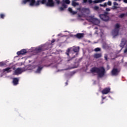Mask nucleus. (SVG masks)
Segmentation results:
<instances>
[{
  "label": "nucleus",
  "mask_w": 127,
  "mask_h": 127,
  "mask_svg": "<svg viewBox=\"0 0 127 127\" xmlns=\"http://www.w3.org/2000/svg\"><path fill=\"white\" fill-rule=\"evenodd\" d=\"M90 72L91 73H92V74H94V73H97L98 76L99 78H103L106 74V69L104 66H101L100 67L94 66L91 68Z\"/></svg>",
  "instance_id": "1"
},
{
  "label": "nucleus",
  "mask_w": 127,
  "mask_h": 127,
  "mask_svg": "<svg viewBox=\"0 0 127 127\" xmlns=\"http://www.w3.org/2000/svg\"><path fill=\"white\" fill-rule=\"evenodd\" d=\"M27 2H30V5L31 6H39L40 4H44L46 3V0H37L35 1V0H22V4H26Z\"/></svg>",
  "instance_id": "2"
},
{
  "label": "nucleus",
  "mask_w": 127,
  "mask_h": 127,
  "mask_svg": "<svg viewBox=\"0 0 127 127\" xmlns=\"http://www.w3.org/2000/svg\"><path fill=\"white\" fill-rule=\"evenodd\" d=\"M120 27L121 25L119 23H117L115 25V29L113 31V37L115 38L116 36L119 35V32L120 31Z\"/></svg>",
  "instance_id": "3"
},
{
  "label": "nucleus",
  "mask_w": 127,
  "mask_h": 127,
  "mask_svg": "<svg viewBox=\"0 0 127 127\" xmlns=\"http://www.w3.org/2000/svg\"><path fill=\"white\" fill-rule=\"evenodd\" d=\"M108 14H109L108 12H105L104 14H100L99 15V17L102 20H103V21H109L110 17L108 16Z\"/></svg>",
  "instance_id": "4"
},
{
  "label": "nucleus",
  "mask_w": 127,
  "mask_h": 127,
  "mask_svg": "<svg viewBox=\"0 0 127 127\" xmlns=\"http://www.w3.org/2000/svg\"><path fill=\"white\" fill-rule=\"evenodd\" d=\"M106 0H83L82 3H87L89 2V4H91L92 2L94 3H101V2H103V1H105Z\"/></svg>",
  "instance_id": "5"
},
{
  "label": "nucleus",
  "mask_w": 127,
  "mask_h": 127,
  "mask_svg": "<svg viewBox=\"0 0 127 127\" xmlns=\"http://www.w3.org/2000/svg\"><path fill=\"white\" fill-rule=\"evenodd\" d=\"M65 54L66 55H67L68 56V58H67V60L66 61V62H70V61H72V60H73V59H74L75 56L72 57L71 58H70V49L68 48L66 52H65Z\"/></svg>",
  "instance_id": "6"
},
{
  "label": "nucleus",
  "mask_w": 127,
  "mask_h": 127,
  "mask_svg": "<svg viewBox=\"0 0 127 127\" xmlns=\"http://www.w3.org/2000/svg\"><path fill=\"white\" fill-rule=\"evenodd\" d=\"M90 21L92 22L93 24H95V25H98V24H100V20L96 18L91 17L90 18Z\"/></svg>",
  "instance_id": "7"
},
{
  "label": "nucleus",
  "mask_w": 127,
  "mask_h": 127,
  "mask_svg": "<svg viewBox=\"0 0 127 127\" xmlns=\"http://www.w3.org/2000/svg\"><path fill=\"white\" fill-rule=\"evenodd\" d=\"M47 6H50L53 7L54 6V2L53 1V0H46V3H45L44 4H45Z\"/></svg>",
  "instance_id": "8"
},
{
  "label": "nucleus",
  "mask_w": 127,
  "mask_h": 127,
  "mask_svg": "<svg viewBox=\"0 0 127 127\" xmlns=\"http://www.w3.org/2000/svg\"><path fill=\"white\" fill-rule=\"evenodd\" d=\"M127 43V39H126V38H122L121 43L120 45V47L122 48L121 50L125 47V45H126Z\"/></svg>",
  "instance_id": "9"
},
{
  "label": "nucleus",
  "mask_w": 127,
  "mask_h": 127,
  "mask_svg": "<svg viewBox=\"0 0 127 127\" xmlns=\"http://www.w3.org/2000/svg\"><path fill=\"white\" fill-rule=\"evenodd\" d=\"M111 91V88L110 87L105 88L102 91V93L104 95H107V94H109Z\"/></svg>",
  "instance_id": "10"
},
{
  "label": "nucleus",
  "mask_w": 127,
  "mask_h": 127,
  "mask_svg": "<svg viewBox=\"0 0 127 127\" xmlns=\"http://www.w3.org/2000/svg\"><path fill=\"white\" fill-rule=\"evenodd\" d=\"M112 76H117L119 74V70L118 68H113L111 71Z\"/></svg>",
  "instance_id": "11"
},
{
  "label": "nucleus",
  "mask_w": 127,
  "mask_h": 127,
  "mask_svg": "<svg viewBox=\"0 0 127 127\" xmlns=\"http://www.w3.org/2000/svg\"><path fill=\"white\" fill-rule=\"evenodd\" d=\"M21 73H22V69L20 68H17L15 70L14 75H19V74H21Z\"/></svg>",
  "instance_id": "12"
},
{
  "label": "nucleus",
  "mask_w": 127,
  "mask_h": 127,
  "mask_svg": "<svg viewBox=\"0 0 127 127\" xmlns=\"http://www.w3.org/2000/svg\"><path fill=\"white\" fill-rule=\"evenodd\" d=\"M26 53H27V52L26 51V50L25 49H22L20 51H18L17 52V55L19 56V55H24Z\"/></svg>",
  "instance_id": "13"
},
{
  "label": "nucleus",
  "mask_w": 127,
  "mask_h": 127,
  "mask_svg": "<svg viewBox=\"0 0 127 127\" xmlns=\"http://www.w3.org/2000/svg\"><path fill=\"white\" fill-rule=\"evenodd\" d=\"M37 67H38V68L36 70V73H41V70L43 69V66H41L40 64H39L37 65Z\"/></svg>",
  "instance_id": "14"
},
{
  "label": "nucleus",
  "mask_w": 127,
  "mask_h": 127,
  "mask_svg": "<svg viewBox=\"0 0 127 127\" xmlns=\"http://www.w3.org/2000/svg\"><path fill=\"white\" fill-rule=\"evenodd\" d=\"M19 81V80L18 79V78H17L16 77L13 78L12 83H13L14 86H16V85H18Z\"/></svg>",
  "instance_id": "15"
},
{
  "label": "nucleus",
  "mask_w": 127,
  "mask_h": 127,
  "mask_svg": "<svg viewBox=\"0 0 127 127\" xmlns=\"http://www.w3.org/2000/svg\"><path fill=\"white\" fill-rule=\"evenodd\" d=\"M11 71V67H7L2 69V72H3V73H4V72H6V73H10Z\"/></svg>",
  "instance_id": "16"
},
{
  "label": "nucleus",
  "mask_w": 127,
  "mask_h": 127,
  "mask_svg": "<svg viewBox=\"0 0 127 127\" xmlns=\"http://www.w3.org/2000/svg\"><path fill=\"white\" fill-rule=\"evenodd\" d=\"M75 37L78 38V39L83 38V37H84V33H77L76 34V35H75Z\"/></svg>",
  "instance_id": "17"
},
{
  "label": "nucleus",
  "mask_w": 127,
  "mask_h": 127,
  "mask_svg": "<svg viewBox=\"0 0 127 127\" xmlns=\"http://www.w3.org/2000/svg\"><path fill=\"white\" fill-rule=\"evenodd\" d=\"M45 49H44L43 47H41L36 49V51L38 53L42 52V51H45Z\"/></svg>",
  "instance_id": "18"
},
{
  "label": "nucleus",
  "mask_w": 127,
  "mask_h": 127,
  "mask_svg": "<svg viewBox=\"0 0 127 127\" xmlns=\"http://www.w3.org/2000/svg\"><path fill=\"white\" fill-rule=\"evenodd\" d=\"M94 58H95L96 59H98L99 58H101L102 57V54H95L93 56Z\"/></svg>",
  "instance_id": "19"
},
{
  "label": "nucleus",
  "mask_w": 127,
  "mask_h": 127,
  "mask_svg": "<svg viewBox=\"0 0 127 127\" xmlns=\"http://www.w3.org/2000/svg\"><path fill=\"white\" fill-rule=\"evenodd\" d=\"M68 11H69V12H70V13L72 14L73 15L76 14L77 13V12L73 11L72 8L71 7L68 8Z\"/></svg>",
  "instance_id": "20"
},
{
  "label": "nucleus",
  "mask_w": 127,
  "mask_h": 127,
  "mask_svg": "<svg viewBox=\"0 0 127 127\" xmlns=\"http://www.w3.org/2000/svg\"><path fill=\"white\" fill-rule=\"evenodd\" d=\"M79 50H80L79 47H75L73 48V51L75 53H77V52H79Z\"/></svg>",
  "instance_id": "21"
},
{
  "label": "nucleus",
  "mask_w": 127,
  "mask_h": 127,
  "mask_svg": "<svg viewBox=\"0 0 127 127\" xmlns=\"http://www.w3.org/2000/svg\"><path fill=\"white\" fill-rule=\"evenodd\" d=\"M72 6H76V5H79V3L76 2L75 1H72Z\"/></svg>",
  "instance_id": "22"
},
{
  "label": "nucleus",
  "mask_w": 127,
  "mask_h": 127,
  "mask_svg": "<svg viewBox=\"0 0 127 127\" xmlns=\"http://www.w3.org/2000/svg\"><path fill=\"white\" fill-rule=\"evenodd\" d=\"M94 51H95V52H99V51H101V48H96L94 49Z\"/></svg>",
  "instance_id": "23"
},
{
  "label": "nucleus",
  "mask_w": 127,
  "mask_h": 127,
  "mask_svg": "<svg viewBox=\"0 0 127 127\" xmlns=\"http://www.w3.org/2000/svg\"><path fill=\"white\" fill-rule=\"evenodd\" d=\"M126 15V14H125V13H122V14H120V15H119V17L120 18H123V17H125V16Z\"/></svg>",
  "instance_id": "24"
},
{
  "label": "nucleus",
  "mask_w": 127,
  "mask_h": 127,
  "mask_svg": "<svg viewBox=\"0 0 127 127\" xmlns=\"http://www.w3.org/2000/svg\"><path fill=\"white\" fill-rule=\"evenodd\" d=\"M62 7H64V8H67V5L65 4L64 3H63L62 4Z\"/></svg>",
  "instance_id": "25"
},
{
  "label": "nucleus",
  "mask_w": 127,
  "mask_h": 127,
  "mask_svg": "<svg viewBox=\"0 0 127 127\" xmlns=\"http://www.w3.org/2000/svg\"><path fill=\"white\" fill-rule=\"evenodd\" d=\"M100 6H103V7H106L107 6V3H104V4H100Z\"/></svg>",
  "instance_id": "26"
},
{
  "label": "nucleus",
  "mask_w": 127,
  "mask_h": 127,
  "mask_svg": "<svg viewBox=\"0 0 127 127\" xmlns=\"http://www.w3.org/2000/svg\"><path fill=\"white\" fill-rule=\"evenodd\" d=\"M64 2L66 4H70V0H65Z\"/></svg>",
  "instance_id": "27"
},
{
  "label": "nucleus",
  "mask_w": 127,
  "mask_h": 127,
  "mask_svg": "<svg viewBox=\"0 0 127 127\" xmlns=\"http://www.w3.org/2000/svg\"><path fill=\"white\" fill-rule=\"evenodd\" d=\"M0 18H2V19H3V18H4V14H0Z\"/></svg>",
  "instance_id": "28"
},
{
  "label": "nucleus",
  "mask_w": 127,
  "mask_h": 127,
  "mask_svg": "<svg viewBox=\"0 0 127 127\" xmlns=\"http://www.w3.org/2000/svg\"><path fill=\"white\" fill-rule=\"evenodd\" d=\"M104 58L105 60L108 61V55H105Z\"/></svg>",
  "instance_id": "29"
},
{
  "label": "nucleus",
  "mask_w": 127,
  "mask_h": 127,
  "mask_svg": "<svg viewBox=\"0 0 127 127\" xmlns=\"http://www.w3.org/2000/svg\"><path fill=\"white\" fill-rule=\"evenodd\" d=\"M94 9H95V10H98V9H99V6H94Z\"/></svg>",
  "instance_id": "30"
},
{
  "label": "nucleus",
  "mask_w": 127,
  "mask_h": 127,
  "mask_svg": "<svg viewBox=\"0 0 127 127\" xmlns=\"http://www.w3.org/2000/svg\"><path fill=\"white\" fill-rule=\"evenodd\" d=\"M2 66H4V64L2 62L0 63V66L2 67Z\"/></svg>",
  "instance_id": "31"
},
{
  "label": "nucleus",
  "mask_w": 127,
  "mask_h": 127,
  "mask_svg": "<svg viewBox=\"0 0 127 127\" xmlns=\"http://www.w3.org/2000/svg\"><path fill=\"white\" fill-rule=\"evenodd\" d=\"M107 4L108 5H112V2H111V1H108Z\"/></svg>",
  "instance_id": "32"
},
{
  "label": "nucleus",
  "mask_w": 127,
  "mask_h": 127,
  "mask_svg": "<svg viewBox=\"0 0 127 127\" xmlns=\"http://www.w3.org/2000/svg\"><path fill=\"white\" fill-rule=\"evenodd\" d=\"M127 45H126V49L124 50V53L125 54L127 53Z\"/></svg>",
  "instance_id": "33"
},
{
  "label": "nucleus",
  "mask_w": 127,
  "mask_h": 127,
  "mask_svg": "<svg viewBox=\"0 0 127 127\" xmlns=\"http://www.w3.org/2000/svg\"><path fill=\"white\" fill-rule=\"evenodd\" d=\"M60 10H61V11H63V10H64V8L63 7H60Z\"/></svg>",
  "instance_id": "34"
},
{
  "label": "nucleus",
  "mask_w": 127,
  "mask_h": 127,
  "mask_svg": "<svg viewBox=\"0 0 127 127\" xmlns=\"http://www.w3.org/2000/svg\"><path fill=\"white\" fill-rule=\"evenodd\" d=\"M114 5L116 6V5H119V3H117V2H114Z\"/></svg>",
  "instance_id": "35"
},
{
  "label": "nucleus",
  "mask_w": 127,
  "mask_h": 127,
  "mask_svg": "<svg viewBox=\"0 0 127 127\" xmlns=\"http://www.w3.org/2000/svg\"><path fill=\"white\" fill-rule=\"evenodd\" d=\"M56 1H57V3L58 4H60V0H58Z\"/></svg>",
  "instance_id": "36"
},
{
  "label": "nucleus",
  "mask_w": 127,
  "mask_h": 127,
  "mask_svg": "<svg viewBox=\"0 0 127 127\" xmlns=\"http://www.w3.org/2000/svg\"><path fill=\"white\" fill-rule=\"evenodd\" d=\"M117 8H118V7H117V6H115V5H114V6H113V9H117Z\"/></svg>",
  "instance_id": "37"
},
{
  "label": "nucleus",
  "mask_w": 127,
  "mask_h": 127,
  "mask_svg": "<svg viewBox=\"0 0 127 127\" xmlns=\"http://www.w3.org/2000/svg\"><path fill=\"white\" fill-rule=\"evenodd\" d=\"M56 41L55 39H53L52 41H51V43H54V42Z\"/></svg>",
  "instance_id": "38"
},
{
  "label": "nucleus",
  "mask_w": 127,
  "mask_h": 127,
  "mask_svg": "<svg viewBox=\"0 0 127 127\" xmlns=\"http://www.w3.org/2000/svg\"><path fill=\"white\" fill-rule=\"evenodd\" d=\"M106 11H110V10H111V9H110V8H107L106 9Z\"/></svg>",
  "instance_id": "39"
},
{
  "label": "nucleus",
  "mask_w": 127,
  "mask_h": 127,
  "mask_svg": "<svg viewBox=\"0 0 127 127\" xmlns=\"http://www.w3.org/2000/svg\"><path fill=\"white\" fill-rule=\"evenodd\" d=\"M105 99H106V97L102 96V102L104 101V100H105Z\"/></svg>",
  "instance_id": "40"
},
{
  "label": "nucleus",
  "mask_w": 127,
  "mask_h": 127,
  "mask_svg": "<svg viewBox=\"0 0 127 127\" xmlns=\"http://www.w3.org/2000/svg\"><path fill=\"white\" fill-rule=\"evenodd\" d=\"M124 2H125V3H127V0H123Z\"/></svg>",
  "instance_id": "41"
},
{
  "label": "nucleus",
  "mask_w": 127,
  "mask_h": 127,
  "mask_svg": "<svg viewBox=\"0 0 127 127\" xmlns=\"http://www.w3.org/2000/svg\"><path fill=\"white\" fill-rule=\"evenodd\" d=\"M65 86H67L68 85V82H66L65 83Z\"/></svg>",
  "instance_id": "42"
},
{
  "label": "nucleus",
  "mask_w": 127,
  "mask_h": 127,
  "mask_svg": "<svg viewBox=\"0 0 127 127\" xmlns=\"http://www.w3.org/2000/svg\"><path fill=\"white\" fill-rule=\"evenodd\" d=\"M77 10H81V8H77Z\"/></svg>",
  "instance_id": "43"
},
{
  "label": "nucleus",
  "mask_w": 127,
  "mask_h": 127,
  "mask_svg": "<svg viewBox=\"0 0 127 127\" xmlns=\"http://www.w3.org/2000/svg\"><path fill=\"white\" fill-rule=\"evenodd\" d=\"M44 66H45V67H49V66H50V65H48V66H47L46 65H44Z\"/></svg>",
  "instance_id": "44"
},
{
  "label": "nucleus",
  "mask_w": 127,
  "mask_h": 127,
  "mask_svg": "<svg viewBox=\"0 0 127 127\" xmlns=\"http://www.w3.org/2000/svg\"><path fill=\"white\" fill-rule=\"evenodd\" d=\"M81 60H82V59H80L79 60V61H81Z\"/></svg>",
  "instance_id": "45"
},
{
  "label": "nucleus",
  "mask_w": 127,
  "mask_h": 127,
  "mask_svg": "<svg viewBox=\"0 0 127 127\" xmlns=\"http://www.w3.org/2000/svg\"><path fill=\"white\" fill-rule=\"evenodd\" d=\"M104 102H102V104H103Z\"/></svg>",
  "instance_id": "46"
},
{
  "label": "nucleus",
  "mask_w": 127,
  "mask_h": 127,
  "mask_svg": "<svg viewBox=\"0 0 127 127\" xmlns=\"http://www.w3.org/2000/svg\"><path fill=\"white\" fill-rule=\"evenodd\" d=\"M56 0V1H57V0Z\"/></svg>",
  "instance_id": "47"
}]
</instances>
